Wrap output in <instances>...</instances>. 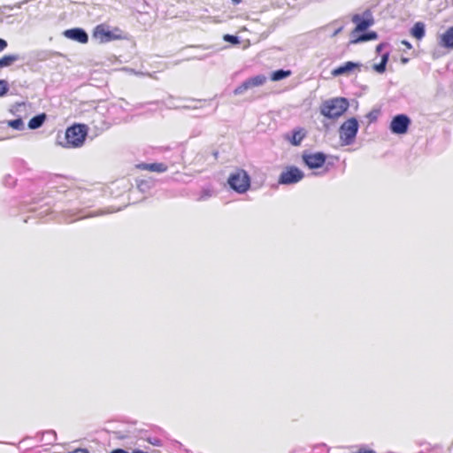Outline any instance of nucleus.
Returning a JSON list of instances; mask_svg holds the SVG:
<instances>
[{
    "label": "nucleus",
    "instance_id": "18",
    "mask_svg": "<svg viewBox=\"0 0 453 453\" xmlns=\"http://www.w3.org/2000/svg\"><path fill=\"white\" fill-rule=\"evenodd\" d=\"M291 71L290 70H277V71H274L271 74V80L273 81H280V80H283L287 77H289L291 75Z\"/></svg>",
    "mask_w": 453,
    "mask_h": 453
},
{
    "label": "nucleus",
    "instance_id": "5",
    "mask_svg": "<svg viewBox=\"0 0 453 453\" xmlns=\"http://www.w3.org/2000/svg\"><path fill=\"white\" fill-rule=\"evenodd\" d=\"M358 127V122L355 118H350L342 124L339 129V135L342 145H350L353 143Z\"/></svg>",
    "mask_w": 453,
    "mask_h": 453
},
{
    "label": "nucleus",
    "instance_id": "21",
    "mask_svg": "<svg viewBox=\"0 0 453 453\" xmlns=\"http://www.w3.org/2000/svg\"><path fill=\"white\" fill-rule=\"evenodd\" d=\"M9 126L14 129H21L23 127V121L20 119H13L9 122Z\"/></svg>",
    "mask_w": 453,
    "mask_h": 453
},
{
    "label": "nucleus",
    "instance_id": "19",
    "mask_svg": "<svg viewBox=\"0 0 453 453\" xmlns=\"http://www.w3.org/2000/svg\"><path fill=\"white\" fill-rule=\"evenodd\" d=\"M305 136V133L303 130L299 129L293 132L292 138L290 139V142L293 145H299L301 142L303 140Z\"/></svg>",
    "mask_w": 453,
    "mask_h": 453
},
{
    "label": "nucleus",
    "instance_id": "33",
    "mask_svg": "<svg viewBox=\"0 0 453 453\" xmlns=\"http://www.w3.org/2000/svg\"><path fill=\"white\" fill-rule=\"evenodd\" d=\"M408 59L407 58H402V62L403 63H407Z\"/></svg>",
    "mask_w": 453,
    "mask_h": 453
},
{
    "label": "nucleus",
    "instance_id": "1",
    "mask_svg": "<svg viewBox=\"0 0 453 453\" xmlns=\"http://www.w3.org/2000/svg\"><path fill=\"white\" fill-rule=\"evenodd\" d=\"M349 108V102L344 97H336L322 104L320 112L328 119H337Z\"/></svg>",
    "mask_w": 453,
    "mask_h": 453
},
{
    "label": "nucleus",
    "instance_id": "27",
    "mask_svg": "<svg viewBox=\"0 0 453 453\" xmlns=\"http://www.w3.org/2000/svg\"><path fill=\"white\" fill-rule=\"evenodd\" d=\"M357 453H376V452L372 449L362 448Z\"/></svg>",
    "mask_w": 453,
    "mask_h": 453
},
{
    "label": "nucleus",
    "instance_id": "17",
    "mask_svg": "<svg viewBox=\"0 0 453 453\" xmlns=\"http://www.w3.org/2000/svg\"><path fill=\"white\" fill-rule=\"evenodd\" d=\"M19 59L18 55H4L0 58V68L12 65Z\"/></svg>",
    "mask_w": 453,
    "mask_h": 453
},
{
    "label": "nucleus",
    "instance_id": "28",
    "mask_svg": "<svg viewBox=\"0 0 453 453\" xmlns=\"http://www.w3.org/2000/svg\"><path fill=\"white\" fill-rule=\"evenodd\" d=\"M45 434L51 435L54 438V440L57 439V434L54 431H48V432L44 433L42 435H45Z\"/></svg>",
    "mask_w": 453,
    "mask_h": 453
},
{
    "label": "nucleus",
    "instance_id": "10",
    "mask_svg": "<svg viewBox=\"0 0 453 453\" xmlns=\"http://www.w3.org/2000/svg\"><path fill=\"white\" fill-rule=\"evenodd\" d=\"M364 16L365 17H362L361 15L359 14H355L351 20L353 23L356 24V28L355 30L353 31V33L355 32H361V31H365L369 27H371L372 25H373L374 23V20L372 17V14L369 11H366L365 13H364Z\"/></svg>",
    "mask_w": 453,
    "mask_h": 453
},
{
    "label": "nucleus",
    "instance_id": "15",
    "mask_svg": "<svg viewBox=\"0 0 453 453\" xmlns=\"http://www.w3.org/2000/svg\"><path fill=\"white\" fill-rule=\"evenodd\" d=\"M411 35L418 40L425 36V25L422 22H417L411 28Z\"/></svg>",
    "mask_w": 453,
    "mask_h": 453
},
{
    "label": "nucleus",
    "instance_id": "16",
    "mask_svg": "<svg viewBox=\"0 0 453 453\" xmlns=\"http://www.w3.org/2000/svg\"><path fill=\"white\" fill-rule=\"evenodd\" d=\"M46 119V114L42 113L33 117L28 122V127L30 129H36L40 127Z\"/></svg>",
    "mask_w": 453,
    "mask_h": 453
},
{
    "label": "nucleus",
    "instance_id": "9",
    "mask_svg": "<svg viewBox=\"0 0 453 453\" xmlns=\"http://www.w3.org/2000/svg\"><path fill=\"white\" fill-rule=\"evenodd\" d=\"M265 81H266V77L263 74L249 78L234 90V95L243 94L246 90H248L250 88H252L254 87L262 86Z\"/></svg>",
    "mask_w": 453,
    "mask_h": 453
},
{
    "label": "nucleus",
    "instance_id": "14",
    "mask_svg": "<svg viewBox=\"0 0 453 453\" xmlns=\"http://www.w3.org/2000/svg\"><path fill=\"white\" fill-rule=\"evenodd\" d=\"M439 44L443 48L453 50V26L440 35Z\"/></svg>",
    "mask_w": 453,
    "mask_h": 453
},
{
    "label": "nucleus",
    "instance_id": "23",
    "mask_svg": "<svg viewBox=\"0 0 453 453\" xmlns=\"http://www.w3.org/2000/svg\"><path fill=\"white\" fill-rule=\"evenodd\" d=\"M8 91V84L5 81L0 80V96L5 95Z\"/></svg>",
    "mask_w": 453,
    "mask_h": 453
},
{
    "label": "nucleus",
    "instance_id": "22",
    "mask_svg": "<svg viewBox=\"0 0 453 453\" xmlns=\"http://www.w3.org/2000/svg\"><path fill=\"white\" fill-rule=\"evenodd\" d=\"M224 41L231 42L233 44H237L239 42L238 37L232 35H225L223 36Z\"/></svg>",
    "mask_w": 453,
    "mask_h": 453
},
{
    "label": "nucleus",
    "instance_id": "25",
    "mask_svg": "<svg viewBox=\"0 0 453 453\" xmlns=\"http://www.w3.org/2000/svg\"><path fill=\"white\" fill-rule=\"evenodd\" d=\"M374 68L378 73H384L386 70V64L380 62L379 65H376Z\"/></svg>",
    "mask_w": 453,
    "mask_h": 453
},
{
    "label": "nucleus",
    "instance_id": "11",
    "mask_svg": "<svg viewBox=\"0 0 453 453\" xmlns=\"http://www.w3.org/2000/svg\"><path fill=\"white\" fill-rule=\"evenodd\" d=\"M64 35L66 38L76 41L80 43H87L88 41L87 33L81 28L67 29L64 32Z\"/></svg>",
    "mask_w": 453,
    "mask_h": 453
},
{
    "label": "nucleus",
    "instance_id": "3",
    "mask_svg": "<svg viewBox=\"0 0 453 453\" xmlns=\"http://www.w3.org/2000/svg\"><path fill=\"white\" fill-rule=\"evenodd\" d=\"M87 136V127L82 124H74L65 131L67 147L77 148L84 143Z\"/></svg>",
    "mask_w": 453,
    "mask_h": 453
},
{
    "label": "nucleus",
    "instance_id": "6",
    "mask_svg": "<svg viewBox=\"0 0 453 453\" xmlns=\"http://www.w3.org/2000/svg\"><path fill=\"white\" fill-rule=\"evenodd\" d=\"M303 173L296 166H288L279 177L280 184H294L299 182L303 178Z\"/></svg>",
    "mask_w": 453,
    "mask_h": 453
},
{
    "label": "nucleus",
    "instance_id": "32",
    "mask_svg": "<svg viewBox=\"0 0 453 453\" xmlns=\"http://www.w3.org/2000/svg\"><path fill=\"white\" fill-rule=\"evenodd\" d=\"M232 3L234 4H239L240 3H242V0H232Z\"/></svg>",
    "mask_w": 453,
    "mask_h": 453
},
{
    "label": "nucleus",
    "instance_id": "31",
    "mask_svg": "<svg viewBox=\"0 0 453 453\" xmlns=\"http://www.w3.org/2000/svg\"><path fill=\"white\" fill-rule=\"evenodd\" d=\"M388 59V54H384L382 56V58H381V62L384 63V64H387Z\"/></svg>",
    "mask_w": 453,
    "mask_h": 453
},
{
    "label": "nucleus",
    "instance_id": "26",
    "mask_svg": "<svg viewBox=\"0 0 453 453\" xmlns=\"http://www.w3.org/2000/svg\"><path fill=\"white\" fill-rule=\"evenodd\" d=\"M7 47V42L0 38V52Z\"/></svg>",
    "mask_w": 453,
    "mask_h": 453
},
{
    "label": "nucleus",
    "instance_id": "4",
    "mask_svg": "<svg viewBox=\"0 0 453 453\" xmlns=\"http://www.w3.org/2000/svg\"><path fill=\"white\" fill-rule=\"evenodd\" d=\"M227 182L234 191L240 194L245 193L250 188V178L243 169H238L231 173Z\"/></svg>",
    "mask_w": 453,
    "mask_h": 453
},
{
    "label": "nucleus",
    "instance_id": "30",
    "mask_svg": "<svg viewBox=\"0 0 453 453\" xmlns=\"http://www.w3.org/2000/svg\"><path fill=\"white\" fill-rule=\"evenodd\" d=\"M111 453H129V452L125 449H113Z\"/></svg>",
    "mask_w": 453,
    "mask_h": 453
},
{
    "label": "nucleus",
    "instance_id": "2",
    "mask_svg": "<svg viewBox=\"0 0 453 453\" xmlns=\"http://www.w3.org/2000/svg\"><path fill=\"white\" fill-rule=\"evenodd\" d=\"M122 34V30L119 27H113L112 30H110L106 24H99L94 28L92 35L100 43H106L123 39Z\"/></svg>",
    "mask_w": 453,
    "mask_h": 453
},
{
    "label": "nucleus",
    "instance_id": "8",
    "mask_svg": "<svg viewBox=\"0 0 453 453\" xmlns=\"http://www.w3.org/2000/svg\"><path fill=\"white\" fill-rule=\"evenodd\" d=\"M303 161L310 169H317L326 163V156L322 152L304 153L303 154Z\"/></svg>",
    "mask_w": 453,
    "mask_h": 453
},
{
    "label": "nucleus",
    "instance_id": "7",
    "mask_svg": "<svg viewBox=\"0 0 453 453\" xmlns=\"http://www.w3.org/2000/svg\"><path fill=\"white\" fill-rule=\"evenodd\" d=\"M411 125L410 118L405 114H399L393 118L390 123V130L393 134H406Z\"/></svg>",
    "mask_w": 453,
    "mask_h": 453
},
{
    "label": "nucleus",
    "instance_id": "20",
    "mask_svg": "<svg viewBox=\"0 0 453 453\" xmlns=\"http://www.w3.org/2000/svg\"><path fill=\"white\" fill-rule=\"evenodd\" d=\"M377 39V34L376 32H369L367 34H364L360 35L359 37L356 38L353 42H367L371 40Z\"/></svg>",
    "mask_w": 453,
    "mask_h": 453
},
{
    "label": "nucleus",
    "instance_id": "12",
    "mask_svg": "<svg viewBox=\"0 0 453 453\" xmlns=\"http://www.w3.org/2000/svg\"><path fill=\"white\" fill-rule=\"evenodd\" d=\"M135 168H137L139 170H145V171H149V172H154V173H160L166 172L168 169V166L164 163H151V164L141 163V164H137L135 165Z\"/></svg>",
    "mask_w": 453,
    "mask_h": 453
},
{
    "label": "nucleus",
    "instance_id": "13",
    "mask_svg": "<svg viewBox=\"0 0 453 453\" xmlns=\"http://www.w3.org/2000/svg\"><path fill=\"white\" fill-rule=\"evenodd\" d=\"M359 65L351 61H348L344 63L342 65L338 66L337 68H334L332 71V75L336 77L342 74L349 73L350 72L354 71L355 69H358Z\"/></svg>",
    "mask_w": 453,
    "mask_h": 453
},
{
    "label": "nucleus",
    "instance_id": "24",
    "mask_svg": "<svg viewBox=\"0 0 453 453\" xmlns=\"http://www.w3.org/2000/svg\"><path fill=\"white\" fill-rule=\"evenodd\" d=\"M146 441L150 443L151 445L153 446H157V447H160L162 446V441L161 440L157 439V438H147Z\"/></svg>",
    "mask_w": 453,
    "mask_h": 453
},
{
    "label": "nucleus",
    "instance_id": "29",
    "mask_svg": "<svg viewBox=\"0 0 453 453\" xmlns=\"http://www.w3.org/2000/svg\"><path fill=\"white\" fill-rule=\"evenodd\" d=\"M402 44H403L408 50H411L412 48L411 44L408 41H402Z\"/></svg>",
    "mask_w": 453,
    "mask_h": 453
}]
</instances>
